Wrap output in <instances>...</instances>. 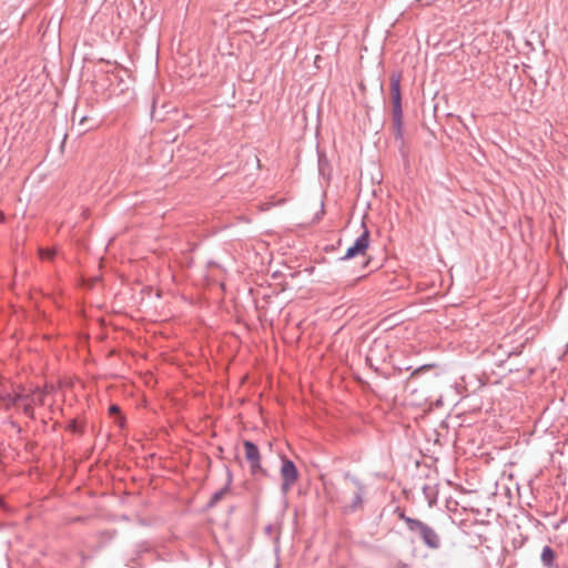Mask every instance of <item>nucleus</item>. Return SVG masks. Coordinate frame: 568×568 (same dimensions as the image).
<instances>
[{
  "label": "nucleus",
  "mask_w": 568,
  "mask_h": 568,
  "mask_svg": "<svg viewBox=\"0 0 568 568\" xmlns=\"http://www.w3.org/2000/svg\"><path fill=\"white\" fill-rule=\"evenodd\" d=\"M150 550V546L146 541H141L139 544H136L135 546V549L133 550V556L131 557V559L126 562V566L131 567V568H141L138 564H136V559L144 552H148Z\"/></svg>",
  "instance_id": "9"
},
{
  "label": "nucleus",
  "mask_w": 568,
  "mask_h": 568,
  "mask_svg": "<svg viewBox=\"0 0 568 568\" xmlns=\"http://www.w3.org/2000/svg\"><path fill=\"white\" fill-rule=\"evenodd\" d=\"M40 255L42 258L51 260L55 255V252L53 250L45 248L40 251Z\"/></svg>",
  "instance_id": "15"
},
{
  "label": "nucleus",
  "mask_w": 568,
  "mask_h": 568,
  "mask_svg": "<svg viewBox=\"0 0 568 568\" xmlns=\"http://www.w3.org/2000/svg\"><path fill=\"white\" fill-rule=\"evenodd\" d=\"M22 413L33 419L34 418V409H33V406L30 404V403H27V404H23L22 406Z\"/></svg>",
  "instance_id": "13"
},
{
  "label": "nucleus",
  "mask_w": 568,
  "mask_h": 568,
  "mask_svg": "<svg viewBox=\"0 0 568 568\" xmlns=\"http://www.w3.org/2000/svg\"><path fill=\"white\" fill-rule=\"evenodd\" d=\"M385 347H386V345L383 342L375 339L371 347V353H374L377 348H385Z\"/></svg>",
  "instance_id": "16"
},
{
  "label": "nucleus",
  "mask_w": 568,
  "mask_h": 568,
  "mask_svg": "<svg viewBox=\"0 0 568 568\" xmlns=\"http://www.w3.org/2000/svg\"><path fill=\"white\" fill-rule=\"evenodd\" d=\"M399 72L390 74V99H392V118H393V132L396 141H404L403 136V106H402V92H400Z\"/></svg>",
  "instance_id": "2"
},
{
  "label": "nucleus",
  "mask_w": 568,
  "mask_h": 568,
  "mask_svg": "<svg viewBox=\"0 0 568 568\" xmlns=\"http://www.w3.org/2000/svg\"><path fill=\"white\" fill-rule=\"evenodd\" d=\"M364 231L363 233L356 237L354 243L347 248L346 253L339 257L341 261H347L356 257L357 255H362L366 252L369 246V231L363 224Z\"/></svg>",
  "instance_id": "6"
},
{
  "label": "nucleus",
  "mask_w": 568,
  "mask_h": 568,
  "mask_svg": "<svg viewBox=\"0 0 568 568\" xmlns=\"http://www.w3.org/2000/svg\"><path fill=\"white\" fill-rule=\"evenodd\" d=\"M227 473V481L224 487H222L220 490L215 491L211 499L209 500L206 508H213L216 506V504L224 497V495L229 491L230 486L232 484V473L229 468H226Z\"/></svg>",
  "instance_id": "8"
},
{
  "label": "nucleus",
  "mask_w": 568,
  "mask_h": 568,
  "mask_svg": "<svg viewBox=\"0 0 568 568\" xmlns=\"http://www.w3.org/2000/svg\"><path fill=\"white\" fill-rule=\"evenodd\" d=\"M393 568H409V565L402 560H396L395 562H393Z\"/></svg>",
  "instance_id": "17"
},
{
  "label": "nucleus",
  "mask_w": 568,
  "mask_h": 568,
  "mask_svg": "<svg viewBox=\"0 0 568 568\" xmlns=\"http://www.w3.org/2000/svg\"><path fill=\"white\" fill-rule=\"evenodd\" d=\"M329 166L328 160L325 154L318 152V172L321 175L325 174V170Z\"/></svg>",
  "instance_id": "12"
},
{
  "label": "nucleus",
  "mask_w": 568,
  "mask_h": 568,
  "mask_svg": "<svg viewBox=\"0 0 568 568\" xmlns=\"http://www.w3.org/2000/svg\"><path fill=\"white\" fill-rule=\"evenodd\" d=\"M555 559H556L555 550L548 545L544 546V548L541 550V555H540V560H541L542 566L545 568H554Z\"/></svg>",
  "instance_id": "10"
},
{
  "label": "nucleus",
  "mask_w": 568,
  "mask_h": 568,
  "mask_svg": "<svg viewBox=\"0 0 568 568\" xmlns=\"http://www.w3.org/2000/svg\"><path fill=\"white\" fill-rule=\"evenodd\" d=\"M44 397L45 392L39 387H36L32 392L28 394L23 393V390L14 394L12 399L14 400V406L20 402H23L24 404L30 403L31 405H42L44 402Z\"/></svg>",
  "instance_id": "7"
},
{
  "label": "nucleus",
  "mask_w": 568,
  "mask_h": 568,
  "mask_svg": "<svg viewBox=\"0 0 568 568\" xmlns=\"http://www.w3.org/2000/svg\"><path fill=\"white\" fill-rule=\"evenodd\" d=\"M281 469L280 474L282 477L281 491L287 494L293 485L297 481L300 473L295 463L288 459L286 456H281Z\"/></svg>",
  "instance_id": "4"
},
{
  "label": "nucleus",
  "mask_w": 568,
  "mask_h": 568,
  "mask_svg": "<svg viewBox=\"0 0 568 568\" xmlns=\"http://www.w3.org/2000/svg\"><path fill=\"white\" fill-rule=\"evenodd\" d=\"M422 491L429 507L437 503V490L434 486L424 485Z\"/></svg>",
  "instance_id": "11"
},
{
  "label": "nucleus",
  "mask_w": 568,
  "mask_h": 568,
  "mask_svg": "<svg viewBox=\"0 0 568 568\" xmlns=\"http://www.w3.org/2000/svg\"><path fill=\"white\" fill-rule=\"evenodd\" d=\"M366 362L369 364L371 367L373 366L372 363H371L372 358L369 356L366 357Z\"/></svg>",
  "instance_id": "21"
},
{
  "label": "nucleus",
  "mask_w": 568,
  "mask_h": 568,
  "mask_svg": "<svg viewBox=\"0 0 568 568\" xmlns=\"http://www.w3.org/2000/svg\"><path fill=\"white\" fill-rule=\"evenodd\" d=\"M9 424H10V426H11L13 429H16V430H17V433H18V434H20V433L22 432L21 426H20L16 420L10 419V420H9Z\"/></svg>",
  "instance_id": "18"
},
{
  "label": "nucleus",
  "mask_w": 568,
  "mask_h": 568,
  "mask_svg": "<svg viewBox=\"0 0 568 568\" xmlns=\"http://www.w3.org/2000/svg\"><path fill=\"white\" fill-rule=\"evenodd\" d=\"M2 527H3V525H2V524H0V528H2Z\"/></svg>",
  "instance_id": "23"
},
{
  "label": "nucleus",
  "mask_w": 568,
  "mask_h": 568,
  "mask_svg": "<svg viewBox=\"0 0 568 568\" xmlns=\"http://www.w3.org/2000/svg\"><path fill=\"white\" fill-rule=\"evenodd\" d=\"M434 366H435V364H425V365H420L419 367L415 368V369L412 372L410 376H416V375H418V374H419V373H422V372H425V371H428V369L433 368Z\"/></svg>",
  "instance_id": "14"
},
{
  "label": "nucleus",
  "mask_w": 568,
  "mask_h": 568,
  "mask_svg": "<svg viewBox=\"0 0 568 568\" xmlns=\"http://www.w3.org/2000/svg\"><path fill=\"white\" fill-rule=\"evenodd\" d=\"M0 508H1V509H4V510H7V509H8V507H7L6 503H4V500H3L1 497H0Z\"/></svg>",
  "instance_id": "20"
},
{
  "label": "nucleus",
  "mask_w": 568,
  "mask_h": 568,
  "mask_svg": "<svg viewBox=\"0 0 568 568\" xmlns=\"http://www.w3.org/2000/svg\"><path fill=\"white\" fill-rule=\"evenodd\" d=\"M109 413H110L111 415L120 414V407H119L118 405L113 404V405H111V406L109 407Z\"/></svg>",
  "instance_id": "19"
},
{
  "label": "nucleus",
  "mask_w": 568,
  "mask_h": 568,
  "mask_svg": "<svg viewBox=\"0 0 568 568\" xmlns=\"http://www.w3.org/2000/svg\"><path fill=\"white\" fill-rule=\"evenodd\" d=\"M243 446L245 449V458L250 464V470L252 475L261 473L266 476L267 471L261 465V454L257 445L252 440L246 439L244 440Z\"/></svg>",
  "instance_id": "5"
},
{
  "label": "nucleus",
  "mask_w": 568,
  "mask_h": 568,
  "mask_svg": "<svg viewBox=\"0 0 568 568\" xmlns=\"http://www.w3.org/2000/svg\"><path fill=\"white\" fill-rule=\"evenodd\" d=\"M395 513L398 518L405 523L407 530L419 538L428 549L437 550L440 548V536L432 526L419 519L407 516L400 508H397Z\"/></svg>",
  "instance_id": "1"
},
{
  "label": "nucleus",
  "mask_w": 568,
  "mask_h": 568,
  "mask_svg": "<svg viewBox=\"0 0 568 568\" xmlns=\"http://www.w3.org/2000/svg\"><path fill=\"white\" fill-rule=\"evenodd\" d=\"M343 478L344 480L349 481L355 488L351 503L343 506V513L352 514L363 508L367 487L358 477L349 471H345L343 474Z\"/></svg>",
  "instance_id": "3"
},
{
  "label": "nucleus",
  "mask_w": 568,
  "mask_h": 568,
  "mask_svg": "<svg viewBox=\"0 0 568 568\" xmlns=\"http://www.w3.org/2000/svg\"><path fill=\"white\" fill-rule=\"evenodd\" d=\"M87 121V116H82L80 124H83Z\"/></svg>",
  "instance_id": "22"
}]
</instances>
